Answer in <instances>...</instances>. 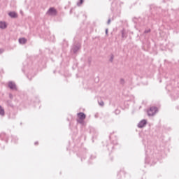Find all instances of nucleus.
I'll return each instance as SVG.
<instances>
[{
	"label": "nucleus",
	"instance_id": "obj_4",
	"mask_svg": "<svg viewBox=\"0 0 179 179\" xmlns=\"http://www.w3.org/2000/svg\"><path fill=\"white\" fill-rule=\"evenodd\" d=\"M145 125H146V120H141L139 123H138V128H143V127H145Z\"/></svg>",
	"mask_w": 179,
	"mask_h": 179
},
{
	"label": "nucleus",
	"instance_id": "obj_5",
	"mask_svg": "<svg viewBox=\"0 0 179 179\" xmlns=\"http://www.w3.org/2000/svg\"><path fill=\"white\" fill-rule=\"evenodd\" d=\"M8 15L10 17H17V14L15 12H10L8 13Z\"/></svg>",
	"mask_w": 179,
	"mask_h": 179
},
{
	"label": "nucleus",
	"instance_id": "obj_7",
	"mask_svg": "<svg viewBox=\"0 0 179 179\" xmlns=\"http://www.w3.org/2000/svg\"><path fill=\"white\" fill-rule=\"evenodd\" d=\"M8 87H10V89H16V85L13 83H9Z\"/></svg>",
	"mask_w": 179,
	"mask_h": 179
},
{
	"label": "nucleus",
	"instance_id": "obj_1",
	"mask_svg": "<svg viewBox=\"0 0 179 179\" xmlns=\"http://www.w3.org/2000/svg\"><path fill=\"white\" fill-rule=\"evenodd\" d=\"M148 113V115L150 116H153L155 115V114H156V113H157V108L155 107V106H152L151 108H150V109L147 111Z\"/></svg>",
	"mask_w": 179,
	"mask_h": 179
},
{
	"label": "nucleus",
	"instance_id": "obj_6",
	"mask_svg": "<svg viewBox=\"0 0 179 179\" xmlns=\"http://www.w3.org/2000/svg\"><path fill=\"white\" fill-rule=\"evenodd\" d=\"M6 22H0V29H6Z\"/></svg>",
	"mask_w": 179,
	"mask_h": 179
},
{
	"label": "nucleus",
	"instance_id": "obj_10",
	"mask_svg": "<svg viewBox=\"0 0 179 179\" xmlns=\"http://www.w3.org/2000/svg\"><path fill=\"white\" fill-rule=\"evenodd\" d=\"M83 3V0H80V5H82Z\"/></svg>",
	"mask_w": 179,
	"mask_h": 179
},
{
	"label": "nucleus",
	"instance_id": "obj_8",
	"mask_svg": "<svg viewBox=\"0 0 179 179\" xmlns=\"http://www.w3.org/2000/svg\"><path fill=\"white\" fill-rule=\"evenodd\" d=\"M26 41H27L26 38H20V39H19V43H20V44H26Z\"/></svg>",
	"mask_w": 179,
	"mask_h": 179
},
{
	"label": "nucleus",
	"instance_id": "obj_11",
	"mask_svg": "<svg viewBox=\"0 0 179 179\" xmlns=\"http://www.w3.org/2000/svg\"><path fill=\"white\" fill-rule=\"evenodd\" d=\"M108 32V30H106V34Z\"/></svg>",
	"mask_w": 179,
	"mask_h": 179
},
{
	"label": "nucleus",
	"instance_id": "obj_12",
	"mask_svg": "<svg viewBox=\"0 0 179 179\" xmlns=\"http://www.w3.org/2000/svg\"><path fill=\"white\" fill-rule=\"evenodd\" d=\"M108 23H110V20L108 21Z\"/></svg>",
	"mask_w": 179,
	"mask_h": 179
},
{
	"label": "nucleus",
	"instance_id": "obj_2",
	"mask_svg": "<svg viewBox=\"0 0 179 179\" xmlns=\"http://www.w3.org/2000/svg\"><path fill=\"white\" fill-rule=\"evenodd\" d=\"M77 117L78 118V122H82V121L86 119V115L83 113H78Z\"/></svg>",
	"mask_w": 179,
	"mask_h": 179
},
{
	"label": "nucleus",
	"instance_id": "obj_3",
	"mask_svg": "<svg viewBox=\"0 0 179 179\" xmlns=\"http://www.w3.org/2000/svg\"><path fill=\"white\" fill-rule=\"evenodd\" d=\"M48 15H50V16H55L57 15V9L54 8H50L48 11L47 12Z\"/></svg>",
	"mask_w": 179,
	"mask_h": 179
},
{
	"label": "nucleus",
	"instance_id": "obj_9",
	"mask_svg": "<svg viewBox=\"0 0 179 179\" xmlns=\"http://www.w3.org/2000/svg\"><path fill=\"white\" fill-rule=\"evenodd\" d=\"M0 115H5V110L2 108V106H0Z\"/></svg>",
	"mask_w": 179,
	"mask_h": 179
}]
</instances>
